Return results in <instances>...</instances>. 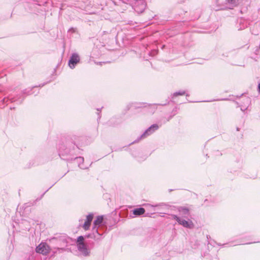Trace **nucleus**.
I'll return each mask as SVG.
<instances>
[{
	"instance_id": "obj_1",
	"label": "nucleus",
	"mask_w": 260,
	"mask_h": 260,
	"mask_svg": "<svg viewBox=\"0 0 260 260\" xmlns=\"http://www.w3.org/2000/svg\"><path fill=\"white\" fill-rule=\"evenodd\" d=\"M80 137L76 135L68 136L64 143L58 145V155L61 159L68 162L76 160L79 167L84 169L82 166L84 157L77 156L82 154L83 150L80 148Z\"/></svg>"
},
{
	"instance_id": "obj_2",
	"label": "nucleus",
	"mask_w": 260,
	"mask_h": 260,
	"mask_svg": "<svg viewBox=\"0 0 260 260\" xmlns=\"http://www.w3.org/2000/svg\"><path fill=\"white\" fill-rule=\"evenodd\" d=\"M103 215L98 216L93 223L92 233L86 235L87 238L93 239L95 241H101L107 232V226L104 221Z\"/></svg>"
},
{
	"instance_id": "obj_3",
	"label": "nucleus",
	"mask_w": 260,
	"mask_h": 260,
	"mask_svg": "<svg viewBox=\"0 0 260 260\" xmlns=\"http://www.w3.org/2000/svg\"><path fill=\"white\" fill-rule=\"evenodd\" d=\"M86 238H87L86 235L80 236L77 238L76 241L78 250L85 256L88 255L89 253L88 247H92L93 245V242L90 243L89 241H85Z\"/></svg>"
},
{
	"instance_id": "obj_4",
	"label": "nucleus",
	"mask_w": 260,
	"mask_h": 260,
	"mask_svg": "<svg viewBox=\"0 0 260 260\" xmlns=\"http://www.w3.org/2000/svg\"><path fill=\"white\" fill-rule=\"evenodd\" d=\"M21 98V95H17L16 96H12L11 94L5 96L0 100V108L5 107L8 104V103L17 102L18 104H21L24 100V97H23L21 100L19 101Z\"/></svg>"
},
{
	"instance_id": "obj_5",
	"label": "nucleus",
	"mask_w": 260,
	"mask_h": 260,
	"mask_svg": "<svg viewBox=\"0 0 260 260\" xmlns=\"http://www.w3.org/2000/svg\"><path fill=\"white\" fill-rule=\"evenodd\" d=\"M21 98V95H17L16 96H12L11 94L5 96L0 100V108L5 107L8 104V103L17 102L18 104H21L24 100V97H23L21 100L19 101Z\"/></svg>"
},
{
	"instance_id": "obj_6",
	"label": "nucleus",
	"mask_w": 260,
	"mask_h": 260,
	"mask_svg": "<svg viewBox=\"0 0 260 260\" xmlns=\"http://www.w3.org/2000/svg\"><path fill=\"white\" fill-rule=\"evenodd\" d=\"M173 219L175 220L179 224L182 225L184 228L189 229H192L194 227V224L191 220L188 218H181L177 215L173 214L172 215Z\"/></svg>"
},
{
	"instance_id": "obj_7",
	"label": "nucleus",
	"mask_w": 260,
	"mask_h": 260,
	"mask_svg": "<svg viewBox=\"0 0 260 260\" xmlns=\"http://www.w3.org/2000/svg\"><path fill=\"white\" fill-rule=\"evenodd\" d=\"M72 239L65 234L59 236L53 237L51 239V241L56 243L60 246H67Z\"/></svg>"
},
{
	"instance_id": "obj_8",
	"label": "nucleus",
	"mask_w": 260,
	"mask_h": 260,
	"mask_svg": "<svg viewBox=\"0 0 260 260\" xmlns=\"http://www.w3.org/2000/svg\"><path fill=\"white\" fill-rule=\"evenodd\" d=\"M158 128L159 126L158 124L156 123L152 124L150 126L147 128L145 131V132L140 136H139L135 141L131 143L130 145L135 143L138 142L141 140L147 137L148 136H150L154 132H155L156 131H157L158 129Z\"/></svg>"
},
{
	"instance_id": "obj_9",
	"label": "nucleus",
	"mask_w": 260,
	"mask_h": 260,
	"mask_svg": "<svg viewBox=\"0 0 260 260\" xmlns=\"http://www.w3.org/2000/svg\"><path fill=\"white\" fill-rule=\"evenodd\" d=\"M35 250L37 253L46 255L50 252V248L46 243L41 242L36 247Z\"/></svg>"
},
{
	"instance_id": "obj_10",
	"label": "nucleus",
	"mask_w": 260,
	"mask_h": 260,
	"mask_svg": "<svg viewBox=\"0 0 260 260\" xmlns=\"http://www.w3.org/2000/svg\"><path fill=\"white\" fill-rule=\"evenodd\" d=\"M179 216L181 218H188L190 215V208L186 206H179L177 208Z\"/></svg>"
},
{
	"instance_id": "obj_11",
	"label": "nucleus",
	"mask_w": 260,
	"mask_h": 260,
	"mask_svg": "<svg viewBox=\"0 0 260 260\" xmlns=\"http://www.w3.org/2000/svg\"><path fill=\"white\" fill-rule=\"evenodd\" d=\"M80 57L77 53H73L70 56L68 61V65L69 67L73 69L76 65L80 62Z\"/></svg>"
},
{
	"instance_id": "obj_12",
	"label": "nucleus",
	"mask_w": 260,
	"mask_h": 260,
	"mask_svg": "<svg viewBox=\"0 0 260 260\" xmlns=\"http://www.w3.org/2000/svg\"><path fill=\"white\" fill-rule=\"evenodd\" d=\"M46 83H44L43 84H40L39 86H34L32 87L31 88H28L26 89H25L22 91V94H19L21 95V98L19 99V101L21 100L23 97L25 98L26 95H31L35 93V92H32L31 91L34 88L38 87H43L44 86Z\"/></svg>"
},
{
	"instance_id": "obj_13",
	"label": "nucleus",
	"mask_w": 260,
	"mask_h": 260,
	"mask_svg": "<svg viewBox=\"0 0 260 260\" xmlns=\"http://www.w3.org/2000/svg\"><path fill=\"white\" fill-rule=\"evenodd\" d=\"M133 214H130L131 218H134L136 216H139L145 213V209L142 207L136 208L132 211Z\"/></svg>"
},
{
	"instance_id": "obj_14",
	"label": "nucleus",
	"mask_w": 260,
	"mask_h": 260,
	"mask_svg": "<svg viewBox=\"0 0 260 260\" xmlns=\"http://www.w3.org/2000/svg\"><path fill=\"white\" fill-rule=\"evenodd\" d=\"M240 26H238V30H242L246 28L248 26L247 22L244 19L241 18L238 20Z\"/></svg>"
},
{
	"instance_id": "obj_15",
	"label": "nucleus",
	"mask_w": 260,
	"mask_h": 260,
	"mask_svg": "<svg viewBox=\"0 0 260 260\" xmlns=\"http://www.w3.org/2000/svg\"><path fill=\"white\" fill-rule=\"evenodd\" d=\"M251 102L250 99L249 97L245 96L241 105H243L244 107H248Z\"/></svg>"
},
{
	"instance_id": "obj_16",
	"label": "nucleus",
	"mask_w": 260,
	"mask_h": 260,
	"mask_svg": "<svg viewBox=\"0 0 260 260\" xmlns=\"http://www.w3.org/2000/svg\"><path fill=\"white\" fill-rule=\"evenodd\" d=\"M164 205V203H160V204H155V205H151V204H145L144 206L148 209H153V211H155V208L156 207H158V206H161Z\"/></svg>"
},
{
	"instance_id": "obj_17",
	"label": "nucleus",
	"mask_w": 260,
	"mask_h": 260,
	"mask_svg": "<svg viewBox=\"0 0 260 260\" xmlns=\"http://www.w3.org/2000/svg\"><path fill=\"white\" fill-rule=\"evenodd\" d=\"M184 94H185V91L183 90V91H177L172 94V98H174V97L177 96L178 95H183Z\"/></svg>"
},
{
	"instance_id": "obj_18",
	"label": "nucleus",
	"mask_w": 260,
	"mask_h": 260,
	"mask_svg": "<svg viewBox=\"0 0 260 260\" xmlns=\"http://www.w3.org/2000/svg\"><path fill=\"white\" fill-rule=\"evenodd\" d=\"M239 0H226L227 3L232 5L233 6H236L238 5Z\"/></svg>"
},
{
	"instance_id": "obj_19",
	"label": "nucleus",
	"mask_w": 260,
	"mask_h": 260,
	"mask_svg": "<svg viewBox=\"0 0 260 260\" xmlns=\"http://www.w3.org/2000/svg\"><path fill=\"white\" fill-rule=\"evenodd\" d=\"M90 225H91V223L89 222V221H87L86 220H85V221L83 224V228L85 231H86L89 229Z\"/></svg>"
},
{
	"instance_id": "obj_20",
	"label": "nucleus",
	"mask_w": 260,
	"mask_h": 260,
	"mask_svg": "<svg viewBox=\"0 0 260 260\" xmlns=\"http://www.w3.org/2000/svg\"><path fill=\"white\" fill-rule=\"evenodd\" d=\"M93 217H94V214L92 213H90L86 216V220L87 221H89V222L91 223V221L93 220Z\"/></svg>"
},
{
	"instance_id": "obj_21",
	"label": "nucleus",
	"mask_w": 260,
	"mask_h": 260,
	"mask_svg": "<svg viewBox=\"0 0 260 260\" xmlns=\"http://www.w3.org/2000/svg\"><path fill=\"white\" fill-rule=\"evenodd\" d=\"M235 103L237 105V107H240L241 111L244 112L247 109V107H244L243 105L240 104L238 102H235Z\"/></svg>"
},
{
	"instance_id": "obj_22",
	"label": "nucleus",
	"mask_w": 260,
	"mask_h": 260,
	"mask_svg": "<svg viewBox=\"0 0 260 260\" xmlns=\"http://www.w3.org/2000/svg\"><path fill=\"white\" fill-rule=\"evenodd\" d=\"M202 256L206 257L207 259L209 260H211L212 259L211 255L207 252H205L203 254H202Z\"/></svg>"
},
{
	"instance_id": "obj_23",
	"label": "nucleus",
	"mask_w": 260,
	"mask_h": 260,
	"mask_svg": "<svg viewBox=\"0 0 260 260\" xmlns=\"http://www.w3.org/2000/svg\"><path fill=\"white\" fill-rule=\"evenodd\" d=\"M176 115V113H174L172 115H171L166 120H165L163 122V123H165L166 122L169 121L175 115Z\"/></svg>"
},
{
	"instance_id": "obj_24",
	"label": "nucleus",
	"mask_w": 260,
	"mask_h": 260,
	"mask_svg": "<svg viewBox=\"0 0 260 260\" xmlns=\"http://www.w3.org/2000/svg\"><path fill=\"white\" fill-rule=\"evenodd\" d=\"M132 106V104L129 103V104H127L125 107V110L128 111L131 109Z\"/></svg>"
},
{
	"instance_id": "obj_25",
	"label": "nucleus",
	"mask_w": 260,
	"mask_h": 260,
	"mask_svg": "<svg viewBox=\"0 0 260 260\" xmlns=\"http://www.w3.org/2000/svg\"><path fill=\"white\" fill-rule=\"evenodd\" d=\"M76 28H74V27H71L68 31L69 32H72V33H74L76 32Z\"/></svg>"
},
{
	"instance_id": "obj_26",
	"label": "nucleus",
	"mask_w": 260,
	"mask_h": 260,
	"mask_svg": "<svg viewBox=\"0 0 260 260\" xmlns=\"http://www.w3.org/2000/svg\"><path fill=\"white\" fill-rule=\"evenodd\" d=\"M56 249L58 251H64V250H65V248H64V247H61V248L57 247V248H56Z\"/></svg>"
},
{
	"instance_id": "obj_27",
	"label": "nucleus",
	"mask_w": 260,
	"mask_h": 260,
	"mask_svg": "<svg viewBox=\"0 0 260 260\" xmlns=\"http://www.w3.org/2000/svg\"><path fill=\"white\" fill-rule=\"evenodd\" d=\"M257 90H258V93L260 94V82L258 84Z\"/></svg>"
},
{
	"instance_id": "obj_28",
	"label": "nucleus",
	"mask_w": 260,
	"mask_h": 260,
	"mask_svg": "<svg viewBox=\"0 0 260 260\" xmlns=\"http://www.w3.org/2000/svg\"><path fill=\"white\" fill-rule=\"evenodd\" d=\"M53 186V185H52L51 186H50V187L48 189H47V190H46V191L44 193H43V194L41 196V198H42V197L45 194V193L47 191H48V190H49L50 188H51V187H52V186Z\"/></svg>"
},
{
	"instance_id": "obj_29",
	"label": "nucleus",
	"mask_w": 260,
	"mask_h": 260,
	"mask_svg": "<svg viewBox=\"0 0 260 260\" xmlns=\"http://www.w3.org/2000/svg\"><path fill=\"white\" fill-rule=\"evenodd\" d=\"M176 111H177L176 108H175L173 109L172 113L173 114L176 113Z\"/></svg>"
},
{
	"instance_id": "obj_30",
	"label": "nucleus",
	"mask_w": 260,
	"mask_h": 260,
	"mask_svg": "<svg viewBox=\"0 0 260 260\" xmlns=\"http://www.w3.org/2000/svg\"><path fill=\"white\" fill-rule=\"evenodd\" d=\"M144 216H146V217H151V216L150 215V214L149 213H146L145 214Z\"/></svg>"
},
{
	"instance_id": "obj_31",
	"label": "nucleus",
	"mask_w": 260,
	"mask_h": 260,
	"mask_svg": "<svg viewBox=\"0 0 260 260\" xmlns=\"http://www.w3.org/2000/svg\"><path fill=\"white\" fill-rule=\"evenodd\" d=\"M156 53H157V51H154V53L152 54V53H151V55L153 56V55H154Z\"/></svg>"
},
{
	"instance_id": "obj_32",
	"label": "nucleus",
	"mask_w": 260,
	"mask_h": 260,
	"mask_svg": "<svg viewBox=\"0 0 260 260\" xmlns=\"http://www.w3.org/2000/svg\"><path fill=\"white\" fill-rule=\"evenodd\" d=\"M39 93V91H38L35 94V95H37Z\"/></svg>"
},
{
	"instance_id": "obj_33",
	"label": "nucleus",
	"mask_w": 260,
	"mask_h": 260,
	"mask_svg": "<svg viewBox=\"0 0 260 260\" xmlns=\"http://www.w3.org/2000/svg\"><path fill=\"white\" fill-rule=\"evenodd\" d=\"M167 104V103H166V104H160V105H162V106H165V105H166Z\"/></svg>"
},
{
	"instance_id": "obj_34",
	"label": "nucleus",
	"mask_w": 260,
	"mask_h": 260,
	"mask_svg": "<svg viewBox=\"0 0 260 260\" xmlns=\"http://www.w3.org/2000/svg\"><path fill=\"white\" fill-rule=\"evenodd\" d=\"M15 109V108H14V107H11V108H10V109H11V110H12V109Z\"/></svg>"
},
{
	"instance_id": "obj_35",
	"label": "nucleus",
	"mask_w": 260,
	"mask_h": 260,
	"mask_svg": "<svg viewBox=\"0 0 260 260\" xmlns=\"http://www.w3.org/2000/svg\"><path fill=\"white\" fill-rule=\"evenodd\" d=\"M240 130V128L239 127H237V131H239Z\"/></svg>"
},
{
	"instance_id": "obj_36",
	"label": "nucleus",
	"mask_w": 260,
	"mask_h": 260,
	"mask_svg": "<svg viewBox=\"0 0 260 260\" xmlns=\"http://www.w3.org/2000/svg\"><path fill=\"white\" fill-rule=\"evenodd\" d=\"M251 243H252V242H249V243H247L246 244H251Z\"/></svg>"
},
{
	"instance_id": "obj_37",
	"label": "nucleus",
	"mask_w": 260,
	"mask_h": 260,
	"mask_svg": "<svg viewBox=\"0 0 260 260\" xmlns=\"http://www.w3.org/2000/svg\"><path fill=\"white\" fill-rule=\"evenodd\" d=\"M208 201L207 199H206L205 201H204V202L205 203L206 202H207Z\"/></svg>"
},
{
	"instance_id": "obj_38",
	"label": "nucleus",
	"mask_w": 260,
	"mask_h": 260,
	"mask_svg": "<svg viewBox=\"0 0 260 260\" xmlns=\"http://www.w3.org/2000/svg\"><path fill=\"white\" fill-rule=\"evenodd\" d=\"M226 244H222V246H224Z\"/></svg>"
},
{
	"instance_id": "obj_39",
	"label": "nucleus",
	"mask_w": 260,
	"mask_h": 260,
	"mask_svg": "<svg viewBox=\"0 0 260 260\" xmlns=\"http://www.w3.org/2000/svg\"><path fill=\"white\" fill-rule=\"evenodd\" d=\"M97 110H98V111H100V109H97Z\"/></svg>"
},
{
	"instance_id": "obj_40",
	"label": "nucleus",
	"mask_w": 260,
	"mask_h": 260,
	"mask_svg": "<svg viewBox=\"0 0 260 260\" xmlns=\"http://www.w3.org/2000/svg\"><path fill=\"white\" fill-rule=\"evenodd\" d=\"M228 99H223V100H227Z\"/></svg>"
},
{
	"instance_id": "obj_41",
	"label": "nucleus",
	"mask_w": 260,
	"mask_h": 260,
	"mask_svg": "<svg viewBox=\"0 0 260 260\" xmlns=\"http://www.w3.org/2000/svg\"><path fill=\"white\" fill-rule=\"evenodd\" d=\"M217 244L218 246L221 245V244Z\"/></svg>"
},
{
	"instance_id": "obj_42",
	"label": "nucleus",
	"mask_w": 260,
	"mask_h": 260,
	"mask_svg": "<svg viewBox=\"0 0 260 260\" xmlns=\"http://www.w3.org/2000/svg\"><path fill=\"white\" fill-rule=\"evenodd\" d=\"M210 244L211 245L212 244L211 243H210V242H208V244Z\"/></svg>"
},
{
	"instance_id": "obj_43",
	"label": "nucleus",
	"mask_w": 260,
	"mask_h": 260,
	"mask_svg": "<svg viewBox=\"0 0 260 260\" xmlns=\"http://www.w3.org/2000/svg\"><path fill=\"white\" fill-rule=\"evenodd\" d=\"M100 118H101V116H99V117H98V118H99V119H100Z\"/></svg>"
}]
</instances>
